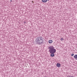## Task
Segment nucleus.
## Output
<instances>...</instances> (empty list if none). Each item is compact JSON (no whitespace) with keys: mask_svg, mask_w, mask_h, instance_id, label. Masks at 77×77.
Returning <instances> with one entry per match:
<instances>
[{"mask_svg":"<svg viewBox=\"0 0 77 77\" xmlns=\"http://www.w3.org/2000/svg\"><path fill=\"white\" fill-rule=\"evenodd\" d=\"M44 38L39 36L36 38L35 42L38 44H42L44 43Z\"/></svg>","mask_w":77,"mask_h":77,"instance_id":"2","label":"nucleus"},{"mask_svg":"<svg viewBox=\"0 0 77 77\" xmlns=\"http://www.w3.org/2000/svg\"><path fill=\"white\" fill-rule=\"evenodd\" d=\"M48 42L49 44H51L53 42V40H50L48 41Z\"/></svg>","mask_w":77,"mask_h":77,"instance_id":"3","label":"nucleus"},{"mask_svg":"<svg viewBox=\"0 0 77 77\" xmlns=\"http://www.w3.org/2000/svg\"><path fill=\"white\" fill-rule=\"evenodd\" d=\"M10 2H12V0H10Z\"/></svg>","mask_w":77,"mask_h":77,"instance_id":"7","label":"nucleus"},{"mask_svg":"<svg viewBox=\"0 0 77 77\" xmlns=\"http://www.w3.org/2000/svg\"><path fill=\"white\" fill-rule=\"evenodd\" d=\"M42 2L44 3H45V2H47V0H42Z\"/></svg>","mask_w":77,"mask_h":77,"instance_id":"5","label":"nucleus"},{"mask_svg":"<svg viewBox=\"0 0 77 77\" xmlns=\"http://www.w3.org/2000/svg\"><path fill=\"white\" fill-rule=\"evenodd\" d=\"M57 67H60V64L59 63H57Z\"/></svg>","mask_w":77,"mask_h":77,"instance_id":"4","label":"nucleus"},{"mask_svg":"<svg viewBox=\"0 0 77 77\" xmlns=\"http://www.w3.org/2000/svg\"><path fill=\"white\" fill-rule=\"evenodd\" d=\"M74 54H71L72 56H74Z\"/></svg>","mask_w":77,"mask_h":77,"instance_id":"6","label":"nucleus"},{"mask_svg":"<svg viewBox=\"0 0 77 77\" xmlns=\"http://www.w3.org/2000/svg\"><path fill=\"white\" fill-rule=\"evenodd\" d=\"M48 48L49 49V52L51 53V57H54V53H56V50L54 49V47L53 46H50L48 47Z\"/></svg>","mask_w":77,"mask_h":77,"instance_id":"1","label":"nucleus"},{"mask_svg":"<svg viewBox=\"0 0 77 77\" xmlns=\"http://www.w3.org/2000/svg\"><path fill=\"white\" fill-rule=\"evenodd\" d=\"M49 1V0H46V1Z\"/></svg>","mask_w":77,"mask_h":77,"instance_id":"8","label":"nucleus"},{"mask_svg":"<svg viewBox=\"0 0 77 77\" xmlns=\"http://www.w3.org/2000/svg\"><path fill=\"white\" fill-rule=\"evenodd\" d=\"M63 39V38H61V39Z\"/></svg>","mask_w":77,"mask_h":77,"instance_id":"10","label":"nucleus"},{"mask_svg":"<svg viewBox=\"0 0 77 77\" xmlns=\"http://www.w3.org/2000/svg\"><path fill=\"white\" fill-rule=\"evenodd\" d=\"M24 23H26V22H24Z\"/></svg>","mask_w":77,"mask_h":77,"instance_id":"9","label":"nucleus"}]
</instances>
